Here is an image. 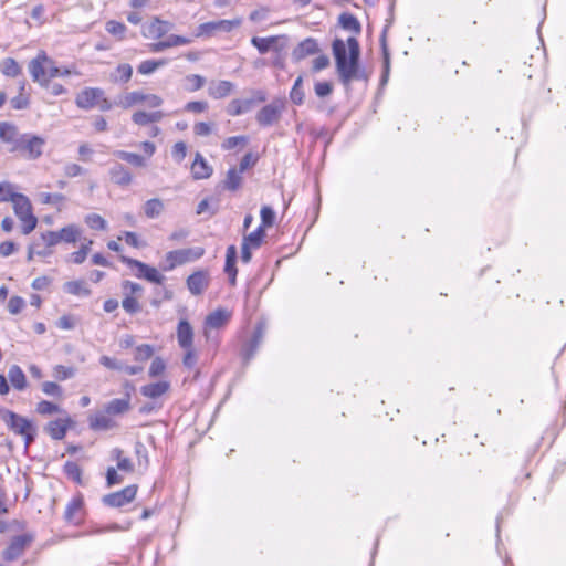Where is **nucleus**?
Listing matches in <instances>:
<instances>
[{
    "mask_svg": "<svg viewBox=\"0 0 566 566\" xmlns=\"http://www.w3.org/2000/svg\"><path fill=\"white\" fill-rule=\"evenodd\" d=\"M338 24L354 34L347 39L346 43L342 39H335L332 43L339 81L344 86H349L354 80H367L365 71L359 66L360 46L356 38L361 33V24L354 14L348 12L339 14Z\"/></svg>",
    "mask_w": 566,
    "mask_h": 566,
    "instance_id": "1",
    "label": "nucleus"
},
{
    "mask_svg": "<svg viewBox=\"0 0 566 566\" xmlns=\"http://www.w3.org/2000/svg\"><path fill=\"white\" fill-rule=\"evenodd\" d=\"M28 69L33 81L41 86H49L51 80L61 75L71 74L70 69L59 67L44 51H40L38 55L29 62Z\"/></svg>",
    "mask_w": 566,
    "mask_h": 566,
    "instance_id": "2",
    "label": "nucleus"
},
{
    "mask_svg": "<svg viewBox=\"0 0 566 566\" xmlns=\"http://www.w3.org/2000/svg\"><path fill=\"white\" fill-rule=\"evenodd\" d=\"M45 139L33 134H21L14 148H9L10 153H15L20 158L25 160H36L43 154Z\"/></svg>",
    "mask_w": 566,
    "mask_h": 566,
    "instance_id": "3",
    "label": "nucleus"
},
{
    "mask_svg": "<svg viewBox=\"0 0 566 566\" xmlns=\"http://www.w3.org/2000/svg\"><path fill=\"white\" fill-rule=\"evenodd\" d=\"M1 418L11 431L23 437L25 448L33 442L36 429L30 420L10 410L2 411Z\"/></svg>",
    "mask_w": 566,
    "mask_h": 566,
    "instance_id": "4",
    "label": "nucleus"
},
{
    "mask_svg": "<svg viewBox=\"0 0 566 566\" xmlns=\"http://www.w3.org/2000/svg\"><path fill=\"white\" fill-rule=\"evenodd\" d=\"M75 103L83 109L97 107L102 112H107L113 107V103L104 96V91L98 87L84 88L77 94Z\"/></svg>",
    "mask_w": 566,
    "mask_h": 566,
    "instance_id": "5",
    "label": "nucleus"
},
{
    "mask_svg": "<svg viewBox=\"0 0 566 566\" xmlns=\"http://www.w3.org/2000/svg\"><path fill=\"white\" fill-rule=\"evenodd\" d=\"M203 254L205 249L201 247L172 250L166 253L160 268L164 271H171L179 265L199 260Z\"/></svg>",
    "mask_w": 566,
    "mask_h": 566,
    "instance_id": "6",
    "label": "nucleus"
},
{
    "mask_svg": "<svg viewBox=\"0 0 566 566\" xmlns=\"http://www.w3.org/2000/svg\"><path fill=\"white\" fill-rule=\"evenodd\" d=\"M15 216L21 221L22 232L30 233L36 227V218L32 213V206L29 198L22 193H17L11 200Z\"/></svg>",
    "mask_w": 566,
    "mask_h": 566,
    "instance_id": "7",
    "label": "nucleus"
},
{
    "mask_svg": "<svg viewBox=\"0 0 566 566\" xmlns=\"http://www.w3.org/2000/svg\"><path fill=\"white\" fill-rule=\"evenodd\" d=\"M250 98H234L227 106V114L235 117L245 114L252 109L255 104L264 103L268 94L264 90L258 88L251 91Z\"/></svg>",
    "mask_w": 566,
    "mask_h": 566,
    "instance_id": "8",
    "label": "nucleus"
},
{
    "mask_svg": "<svg viewBox=\"0 0 566 566\" xmlns=\"http://www.w3.org/2000/svg\"><path fill=\"white\" fill-rule=\"evenodd\" d=\"M265 328V322H258L251 337L242 344L240 355L245 365L250 363V360L254 357L255 353L258 352L264 338Z\"/></svg>",
    "mask_w": 566,
    "mask_h": 566,
    "instance_id": "9",
    "label": "nucleus"
},
{
    "mask_svg": "<svg viewBox=\"0 0 566 566\" xmlns=\"http://www.w3.org/2000/svg\"><path fill=\"white\" fill-rule=\"evenodd\" d=\"M285 108V104L282 99H274L271 103L264 105L255 116L256 123L261 127H270L276 124Z\"/></svg>",
    "mask_w": 566,
    "mask_h": 566,
    "instance_id": "10",
    "label": "nucleus"
},
{
    "mask_svg": "<svg viewBox=\"0 0 566 566\" xmlns=\"http://www.w3.org/2000/svg\"><path fill=\"white\" fill-rule=\"evenodd\" d=\"M242 23L241 18H235L232 20H218V21H209L198 25L195 36H211L216 32H226L229 33L233 29L240 27Z\"/></svg>",
    "mask_w": 566,
    "mask_h": 566,
    "instance_id": "11",
    "label": "nucleus"
},
{
    "mask_svg": "<svg viewBox=\"0 0 566 566\" xmlns=\"http://www.w3.org/2000/svg\"><path fill=\"white\" fill-rule=\"evenodd\" d=\"M137 493V485L130 484L122 489L120 491L106 494L102 497L104 505L109 507H122L130 503Z\"/></svg>",
    "mask_w": 566,
    "mask_h": 566,
    "instance_id": "12",
    "label": "nucleus"
},
{
    "mask_svg": "<svg viewBox=\"0 0 566 566\" xmlns=\"http://www.w3.org/2000/svg\"><path fill=\"white\" fill-rule=\"evenodd\" d=\"M31 542L32 536L30 535L23 534L14 536L9 546L3 551L2 557L8 562L15 560L23 554Z\"/></svg>",
    "mask_w": 566,
    "mask_h": 566,
    "instance_id": "13",
    "label": "nucleus"
},
{
    "mask_svg": "<svg viewBox=\"0 0 566 566\" xmlns=\"http://www.w3.org/2000/svg\"><path fill=\"white\" fill-rule=\"evenodd\" d=\"M187 287L192 295L202 294L209 286V273L206 270H198L191 273L186 281Z\"/></svg>",
    "mask_w": 566,
    "mask_h": 566,
    "instance_id": "14",
    "label": "nucleus"
},
{
    "mask_svg": "<svg viewBox=\"0 0 566 566\" xmlns=\"http://www.w3.org/2000/svg\"><path fill=\"white\" fill-rule=\"evenodd\" d=\"M172 29V23L155 17L144 29V36L158 40Z\"/></svg>",
    "mask_w": 566,
    "mask_h": 566,
    "instance_id": "15",
    "label": "nucleus"
},
{
    "mask_svg": "<svg viewBox=\"0 0 566 566\" xmlns=\"http://www.w3.org/2000/svg\"><path fill=\"white\" fill-rule=\"evenodd\" d=\"M319 52L318 42L314 38H306L301 41L292 51V57L295 62H300L308 55H314Z\"/></svg>",
    "mask_w": 566,
    "mask_h": 566,
    "instance_id": "16",
    "label": "nucleus"
},
{
    "mask_svg": "<svg viewBox=\"0 0 566 566\" xmlns=\"http://www.w3.org/2000/svg\"><path fill=\"white\" fill-rule=\"evenodd\" d=\"M191 176L195 180L208 179L213 174V168L208 164L205 157L198 151L191 164Z\"/></svg>",
    "mask_w": 566,
    "mask_h": 566,
    "instance_id": "17",
    "label": "nucleus"
},
{
    "mask_svg": "<svg viewBox=\"0 0 566 566\" xmlns=\"http://www.w3.org/2000/svg\"><path fill=\"white\" fill-rule=\"evenodd\" d=\"M169 389L170 382L167 380H160L142 386L140 394L148 399L160 401V397L167 394Z\"/></svg>",
    "mask_w": 566,
    "mask_h": 566,
    "instance_id": "18",
    "label": "nucleus"
},
{
    "mask_svg": "<svg viewBox=\"0 0 566 566\" xmlns=\"http://www.w3.org/2000/svg\"><path fill=\"white\" fill-rule=\"evenodd\" d=\"M235 88L234 83L227 80L212 81L208 86V95L213 99H222L229 96Z\"/></svg>",
    "mask_w": 566,
    "mask_h": 566,
    "instance_id": "19",
    "label": "nucleus"
},
{
    "mask_svg": "<svg viewBox=\"0 0 566 566\" xmlns=\"http://www.w3.org/2000/svg\"><path fill=\"white\" fill-rule=\"evenodd\" d=\"M177 342L180 348H190L193 346V328L187 319H180L177 325Z\"/></svg>",
    "mask_w": 566,
    "mask_h": 566,
    "instance_id": "20",
    "label": "nucleus"
},
{
    "mask_svg": "<svg viewBox=\"0 0 566 566\" xmlns=\"http://www.w3.org/2000/svg\"><path fill=\"white\" fill-rule=\"evenodd\" d=\"M230 318V313L223 308H217L207 315L205 319V336L209 337L208 328H220L227 324Z\"/></svg>",
    "mask_w": 566,
    "mask_h": 566,
    "instance_id": "21",
    "label": "nucleus"
},
{
    "mask_svg": "<svg viewBox=\"0 0 566 566\" xmlns=\"http://www.w3.org/2000/svg\"><path fill=\"white\" fill-rule=\"evenodd\" d=\"M90 427L94 430H109L117 426V422L113 419V417L105 410L96 412L91 416Z\"/></svg>",
    "mask_w": 566,
    "mask_h": 566,
    "instance_id": "22",
    "label": "nucleus"
},
{
    "mask_svg": "<svg viewBox=\"0 0 566 566\" xmlns=\"http://www.w3.org/2000/svg\"><path fill=\"white\" fill-rule=\"evenodd\" d=\"M237 262V248L231 244L227 248L226 252V263H224V272L229 277V282L231 285L235 284L238 270L235 266Z\"/></svg>",
    "mask_w": 566,
    "mask_h": 566,
    "instance_id": "23",
    "label": "nucleus"
},
{
    "mask_svg": "<svg viewBox=\"0 0 566 566\" xmlns=\"http://www.w3.org/2000/svg\"><path fill=\"white\" fill-rule=\"evenodd\" d=\"M104 409L112 417L126 413L130 409L129 392H126V395L123 398L112 399L105 405Z\"/></svg>",
    "mask_w": 566,
    "mask_h": 566,
    "instance_id": "24",
    "label": "nucleus"
},
{
    "mask_svg": "<svg viewBox=\"0 0 566 566\" xmlns=\"http://www.w3.org/2000/svg\"><path fill=\"white\" fill-rule=\"evenodd\" d=\"M120 530L122 527L116 523L109 524L107 526H99L95 523H90L83 531H73V537L98 535L102 533L117 532Z\"/></svg>",
    "mask_w": 566,
    "mask_h": 566,
    "instance_id": "25",
    "label": "nucleus"
},
{
    "mask_svg": "<svg viewBox=\"0 0 566 566\" xmlns=\"http://www.w3.org/2000/svg\"><path fill=\"white\" fill-rule=\"evenodd\" d=\"M109 176L114 184L122 187L128 186L133 180L130 171L122 164H115L109 170Z\"/></svg>",
    "mask_w": 566,
    "mask_h": 566,
    "instance_id": "26",
    "label": "nucleus"
},
{
    "mask_svg": "<svg viewBox=\"0 0 566 566\" xmlns=\"http://www.w3.org/2000/svg\"><path fill=\"white\" fill-rule=\"evenodd\" d=\"M387 28H385L380 35V45H381V53H382V60H384V70L382 74L380 76V84L385 85L388 82L389 73H390V52L387 45Z\"/></svg>",
    "mask_w": 566,
    "mask_h": 566,
    "instance_id": "27",
    "label": "nucleus"
},
{
    "mask_svg": "<svg viewBox=\"0 0 566 566\" xmlns=\"http://www.w3.org/2000/svg\"><path fill=\"white\" fill-rule=\"evenodd\" d=\"M242 180V174L235 167H231L228 169L226 179L222 181V188L234 192L241 188Z\"/></svg>",
    "mask_w": 566,
    "mask_h": 566,
    "instance_id": "28",
    "label": "nucleus"
},
{
    "mask_svg": "<svg viewBox=\"0 0 566 566\" xmlns=\"http://www.w3.org/2000/svg\"><path fill=\"white\" fill-rule=\"evenodd\" d=\"M21 134L18 132L15 126L9 123H0V139L10 145V148H14Z\"/></svg>",
    "mask_w": 566,
    "mask_h": 566,
    "instance_id": "29",
    "label": "nucleus"
},
{
    "mask_svg": "<svg viewBox=\"0 0 566 566\" xmlns=\"http://www.w3.org/2000/svg\"><path fill=\"white\" fill-rule=\"evenodd\" d=\"M134 452L137 465L143 470H147L150 464L147 447L142 441H136L134 444Z\"/></svg>",
    "mask_w": 566,
    "mask_h": 566,
    "instance_id": "30",
    "label": "nucleus"
},
{
    "mask_svg": "<svg viewBox=\"0 0 566 566\" xmlns=\"http://www.w3.org/2000/svg\"><path fill=\"white\" fill-rule=\"evenodd\" d=\"M8 377H9L11 385L17 390H23L25 388V386H27L25 375L19 366H17V365L11 366V368L9 369V373H8Z\"/></svg>",
    "mask_w": 566,
    "mask_h": 566,
    "instance_id": "31",
    "label": "nucleus"
},
{
    "mask_svg": "<svg viewBox=\"0 0 566 566\" xmlns=\"http://www.w3.org/2000/svg\"><path fill=\"white\" fill-rule=\"evenodd\" d=\"M279 36L271 35L265 38L253 36L251 44L259 51L260 54H265L277 42Z\"/></svg>",
    "mask_w": 566,
    "mask_h": 566,
    "instance_id": "32",
    "label": "nucleus"
},
{
    "mask_svg": "<svg viewBox=\"0 0 566 566\" xmlns=\"http://www.w3.org/2000/svg\"><path fill=\"white\" fill-rule=\"evenodd\" d=\"M164 211V202L158 198L149 199L144 205V213L149 219H155Z\"/></svg>",
    "mask_w": 566,
    "mask_h": 566,
    "instance_id": "33",
    "label": "nucleus"
},
{
    "mask_svg": "<svg viewBox=\"0 0 566 566\" xmlns=\"http://www.w3.org/2000/svg\"><path fill=\"white\" fill-rule=\"evenodd\" d=\"M114 156L129 163L135 167H144L146 165L145 158L136 153H129L125 150H115Z\"/></svg>",
    "mask_w": 566,
    "mask_h": 566,
    "instance_id": "34",
    "label": "nucleus"
},
{
    "mask_svg": "<svg viewBox=\"0 0 566 566\" xmlns=\"http://www.w3.org/2000/svg\"><path fill=\"white\" fill-rule=\"evenodd\" d=\"M105 30L116 40L122 41L125 39L127 27L117 20H109L105 23Z\"/></svg>",
    "mask_w": 566,
    "mask_h": 566,
    "instance_id": "35",
    "label": "nucleus"
},
{
    "mask_svg": "<svg viewBox=\"0 0 566 566\" xmlns=\"http://www.w3.org/2000/svg\"><path fill=\"white\" fill-rule=\"evenodd\" d=\"M67 424H69V419L67 420H54L48 424L46 430L53 439H56V440L62 439L66 433Z\"/></svg>",
    "mask_w": 566,
    "mask_h": 566,
    "instance_id": "36",
    "label": "nucleus"
},
{
    "mask_svg": "<svg viewBox=\"0 0 566 566\" xmlns=\"http://www.w3.org/2000/svg\"><path fill=\"white\" fill-rule=\"evenodd\" d=\"M264 237V229H262V227H258L254 231L243 238L242 243L252 247L253 249H259L263 242Z\"/></svg>",
    "mask_w": 566,
    "mask_h": 566,
    "instance_id": "37",
    "label": "nucleus"
},
{
    "mask_svg": "<svg viewBox=\"0 0 566 566\" xmlns=\"http://www.w3.org/2000/svg\"><path fill=\"white\" fill-rule=\"evenodd\" d=\"M302 84H303V76L300 75L294 81V84L290 92V98H291L292 103L297 106H300L304 103L305 95H304V91L302 88Z\"/></svg>",
    "mask_w": 566,
    "mask_h": 566,
    "instance_id": "38",
    "label": "nucleus"
},
{
    "mask_svg": "<svg viewBox=\"0 0 566 566\" xmlns=\"http://www.w3.org/2000/svg\"><path fill=\"white\" fill-rule=\"evenodd\" d=\"M166 63L167 61L164 59L145 60L138 65L137 71L143 75H148L155 72L158 67L164 66Z\"/></svg>",
    "mask_w": 566,
    "mask_h": 566,
    "instance_id": "39",
    "label": "nucleus"
},
{
    "mask_svg": "<svg viewBox=\"0 0 566 566\" xmlns=\"http://www.w3.org/2000/svg\"><path fill=\"white\" fill-rule=\"evenodd\" d=\"M1 71L4 75L15 77L21 73V67L18 62L12 57L4 59L0 64Z\"/></svg>",
    "mask_w": 566,
    "mask_h": 566,
    "instance_id": "40",
    "label": "nucleus"
},
{
    "mask_svg": "<svg viewBox=\"0 0 566 566\" xmlns=\"http://www.w3.org/2000/svg\"><path fill=\"white\" fill-rule=\"evenodd\" d=\"M144 95H145V93H143V92H138V91L130 92V93L126 94L119 101V105L123 106L124 108H129L130 106H133L135 104L144 103V101H145Z\"/></svg>",
    "mask_w": 566,
    "mask_h": 566,
    "instance_id": "41",
    "label": "nucleus"
},
{
    "mask_svg": "<svg viewBox=\"0 0 566 566\" xmlns=\"http://www.w3.org/2000/svg\"><path fill=\"white\" fill-rule=\"evenodd\" d=\"M132 74L133 67L129 64H119L114 71V81L126 83L130 80Z\"/></svg>",
    "mask_w": 566,
    "mask_h": 566,
    "instance_id": "42",
    "label": "nucleus"
},
{
    "mask_svg": "<svg viewBox=\"0 0 566 566\" xmlns=\"http://www.w3.org/2000/svg\"><path fill=\"white\" fill-rule=\"evenodd\" d=\"M119 260L130 269H135L134 275L138 279L143 277L144 266H148V264L126 255H120Z\"/></svg>",
    "mask_w": 566,
    "mask_h": 566,
    "instance_id": "43",
    "label": "nucleus"
},
{
    "mask_svg": "<svg viewBox=\"0 0 566 566\" xmlns=\"http://www.w3.org/2000/svg\"><path fill=\"white\" fill-rule=\"evenodd\" d=\"M143 277L151 283L161 285L165 281V276L158 272L157 269L148 265L144 266Z\"/></svg>",
    "mask_w": 566,
    "mask_h": 566,
    "instance_id": "44",
    "label": "nucleus"
},
{
    "mask_svg": "<svg viewBox=\"0 0 566 566\" xmlns=\"http://www.w3.org/2000/svg\"><path fill=\"white\" fill-rule=\"evenodd\" d=\"M85 223L88 228L93 230H105L106 229V221L105 219L97 214V213H88L85 217Z\"/></svg>",
    "mask_w": 566,
    "mask_h": 566,
    "instance_id": "45",
    "label": "nucleus"
},
{
    "mask_svg": "<svg viewBox=\"0 0 566 566\" xmlns=\"http://www.w3.org/2000/svg\"><path fill=\"white\" fill-rule=\"evenodd\" d=\"M261 216V224L259 227H262V229L272 227L275 221V213L273 209L269 206H263L260 211Z\"/></svg>",
    "mask_w": 566,
    "mask_h": 566,
    "instance_id": "46",
    "label": "nucleus"
},
{
    "mask_svg": "<svg viewBox=\"0 0 566 566\" xmlns=\"http://www.w3.org/2000/svg\"><path fill=\"white\" fill-rule=\"evenodd\" d=\"M18 192H15V186L9 181L0 182V202L12 200Z\"/></svg>",
    "mask_w": 566,
    "mask_h": 566,
    "instance_id": "47",
    "label": "nucleus"
},
{
    "mask_svg": "<svg viewBox=\"0 0 566 566\" xmlns=\"http://www.w3.org/2000/svg\"><path fill=\"white\" fill-rule=\"evenodd\" d=\"M174 160L181 164L187 156V145L185 142H177L171 148Z\"/></svg>",
    "mask_w": 566,
    "mask_h": 566,
    "instance_id": "48",
    "label": "nucleus"
},
{
    "mask_svg": "<svg viewBox=\"0 0 566 566\" xmlns=\"http://www.w3.org/2000/svg\"><path fill=\"white\" fill-rule=\"evenodd\" d=\"M154 354V348L151 345L143 344L136 347L135 349V360L145 361L148 360Z\"/></svg>",
    "mask_w": 566,
    "mask_h": 566,
    "instance_id": "49",
    "label": "nucleus"
},
{
    "mask_svg": "<svg viewBox=\"0 0 566 566\" xmlns=\"http://www.w3.org/2000/svg\"><path fill=\"white\" fill-rule=\"evenodd\" d=\"M247 142H248V138L245 136H231V137L226 138L222 142L221 147L224 150H231V149L235 148L237 146L245 145Z\"/></svg>",
    "mask_w": 566,
    "mask_h": 566,
    "instance_id": "50",
    "label": "nucleus"
},
{
    "mask_svg": "<svg viewBox=\"0 0 566 566\" xmlns=\"http://www.w3.org/2000/svg\"><path fill=\"white\" fill-rule=\"evenodd\" d=\"M116 460H117V468L122 471L132 472L134 470L132 461L123 457V451L120 449L114 450Z\"/></svg>",
    "mask_w": 566,
    "mask_h": 566,
    "instance_id": "51",
    "label": "nucleus"
},
{
    "mask_svg": "<svg viewBox=\"0 0 566 566\" xmlns=\"http://www.w3.org/2000/svg\"><path fill=\"white\" fill-rule=\"evenodd\" d=\"M122 305H123V308L128 314H136L137 312L140 311V305H139L138 301L132 295H126V297L122 302Z\"/></svg>",
    "mask_w": 566,
    "mask_h": 566,
    "instance_id": "52",
    "label": "nucleus"
},
{
    "mask_svg": "<svg viewBox=\"0 0 566 566\" xmlns=\"http://www.w3.org/2000/svg\"><path fill=\"white\" fill-rule=\"evenodd\" d=\"M182 349L185 350L182 364L188 369H192L197 365L196 350H195L193 346H191L190 348H182Z\"/></svg>",
    "mask_w": 566,
    "mask_h": 566,
    "instance_id": "53",
    "label": "nucleus"
},
{
    "mask_svg": "<svg viewBox=\"0 0 566 566\" xmlns=\"http://www.w3.org/2000/svg\"><path fill=\"white\" fill-rule=\"evenodd\" d=\"M214 126L213 123L199 122L193 125V133L197 136H208L212 133Z\"/></svg>",
    "mask_w": 566,
    "mask_h": 566,
    "instance_id": "54",
    "label": "nucleus"
},
{
    "mask_svg": "<svg viewBox=\"0 0 566 566\" xmlns=\"http://www.w3.org/2000/svg\"><path fill=\"white\" fill-rule=\"evenodd\" d=\"M258 160V157L252 153H247L242 159L240 160L239 167L237 168L241 174H243L247 169L253 167Z\"/></svg>",
    "mask_w": 566,
    "mask_h": 566,
    "instance_id": "55",
    "label": "nucleus"
},
{
    "mask_svg": "<svg viewBox=\"0 0 566 566\" xmlns=\"http://www.w3.org/2000/svg\"><path fill=\"white\" fill-rule=\"evenodd\" d=\"M186 81L190 84L189 91L191 92L202 88L206 83V78L199 74L188 75Z\"/></svg>",
    "mask_w": 566,
    "mask_h": 566,
    "instance_id": "56",
    "label": "nucleus"
},
{
    "mask_svg": "<svg viewBox=\"0 0 566 566\" xmlns=\"http://www.w3.org/2000/svg\"><path fill=\"white\" fill-rule=\"evenodd\" d=\"M163 401H155L151 400L150 402H146L142 405L138 409L140 415H151L154 412H157L163 408Z\"/></svg>",
    "mask_w": 566,
    "mask_h": 566,
    "instance_id": "57",
    "label": "nucleus"
},
{
    "mask_svg": "<svg viewBox=\"0 0 566 566\" xmlns=\"http://www.w3.org/2000/svg\"><path fill=\"white\" fill-rule=\"evenodd\" d=\"M184 109L190 113H202L208 109V103L205 101H191L185 105Z\"/></svg>",
    "mask_w": 566,
    "mask_h": 566,
    "instance_id": "58",
    "label": "nucleus"
},
{
    "mask_svg": "<svg viewBox=\"0 0 566 566\" xmlns=\"http://www.w3.org/2000/svg\"><path fill=\"white\" fill-rule=\"evenodd\" d=\"M36 411L40 415L48 416V415H52L54 412H57L59 411V407L55 403H52V402L46 401V400H42L41 402L38 403Z\"/></svg>",
    "mask_w": 566,
    "mask_h": 566,
    "instance_id": "59",
    "label": "nucleus"
},
{
    "mask_svg": "<svg viewBox=\"0 0 566 566\" xmlns=\"http://www.w3.org/2000/svg\"><path fill=\"white\" fill-rule=\"evenodd\" d=\"M101 365L104 367L112 369V370H122L124 368V364L118 361L115 358H112L109 356H102L99 358Z\"/></svg>",
    "mask_w": 566,
    "mask_h": 566,
    "instance_id": "60",
    "label": "nucleus"
},
{
    "mask_svg": "<svg viewBox=\"0 0 566 566\" xmlns=\"http://www.w3.org/2000/svg\"><path fill=\"white\" fill-rule=\"evenodd\" d=\"M314 91L318 97H325L333 92V86L326 81L317 82L315 83Z\"/></svg>",
    "mask_w": 566,
    "mask_h": 566,
    "instance_id": "61",
    "label": "nucleus"
},
{
    "mask_svg": "<svg viewBox=\"0 0 566 566\" xmlns=\"http://www.w3.org/2000/svg\"><path fill=\"white\" fill-rule=\"evenodd\" d=\"M166 368V365L164 363V360L160 358V357H156L153 359L151 364H150V367H149V376L150 377H156L158 375H160L161 373H164Z\"/></svg>",
    "mask_w": 566,
    "mask_h": 566,
    "instance_id": "62",
    "label": "nucleus"
},
{
    "mask_svg": "<svg viewBox=\"0 0 566 566\" xmlns=\"http://www.w3.org/2000/svg\"><path fill=\"white\" fill-rule=\"evenodd\" d=\"M329 65V59L325 54H321L313 60L312 70L313 72H319Z\"/></svg>",
    "mask_w": 566,
    "mask_h": 566,
    "instance_id": "63",
    "label": "nucleus"
},
{
    "mask_svg": "<svg viewBox=\"0 0 566 566\" xmlns=\"http://www.w3.org/2000/svg\"><path fill=\"white\" fill-rule=\"evenodd\" d=\"M24 305V301L23 298L19 297V296H12L10 300H9V303H8V310L11 314H18L21 312L22 307Z\"/></svg>",
    "mask_w": 566,
    "mask_h": 566,
    "instance_id": "64",
    "label": "nucleus"
}]
</instances>
